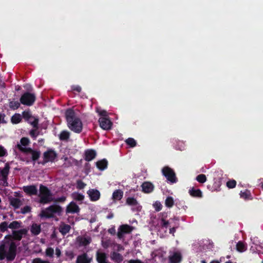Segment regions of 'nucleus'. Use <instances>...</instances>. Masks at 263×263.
Here are the masks:
<instances>
[{
  "label": "nucleus",
  "instance_id": "nucleus-1",
  "mask_svg": "<svg viewBox=\"0 0 263 263\" xmlns=\"http://www.w3.org/2000/svg\"><path fill=\"white\" fill-rule=\"evenodd\" d=\"M17 247L14 242L2 241L0 242V260L6 258L8 261H13L16 255Z\"/></svg>",
  "mask_w": 263,
  "mask_h": 263
},
{
  "label": "nucleus",
  "instance_id": "nucleus-2",
  "mask_svg": "<svg viewBox=\"0 0 263 263\" xmlns=\"http://www.w3.org/2000/svg\"><path fill=\"white\" fill-rule=\"evenodd\" d=\"M65 117L68 127L71 130L78 134L82 131V122L79 118L76 117V113L72 109L69 108L66 110Z\"/></svg>",
  "mask_w": 263,
  "mask_h": 263
},
{
  "label": "nucleus",
  "instance_id": "nucleus-3",
  "mask_svg": "<svg viewBox=\"0 0 263 263\" xmlns=\"http://www.w3.org/2000/svg\"><path fill=\"white\" fill-rule=\"evenodd\" d=\"M162 257V261L164 263H181L183 259L181 252L176 248L169 250L167 257Z\"/></svg>",
  "mask_w": 263,
  "mask_h": 263
},
{
  "label": "nucleus",
  "instance_id": "nucleus-4",
  "mask_svg": "<svg viewBox=\"0 0 263 263\" xmlns=\"http://www.w3.org/2000/svg\"><path fill=\"white\" fill-rule=\"evenodd\" d=\"M39 197H40L39 202L43 204L49 203L53 201L51 191L47 186L43 184L40 185Z\"/></svg>",
  "mask_w": 263,
  "mask_h": 263
},
{
  "label": "nucleus",
  "instance_id": "nucleus-5",
  "mask_svg": "<svg viewBox=\"0 0 263 263\" xmlns=\"http://www.w3.org/2000/svg\"><path fill=\"white\" fill-rule=\"evenodd\" d=\"M61 206L58 205H51L47 208L45 210L42 211L40 216L46 218H51L54 217V214H60L62 212Z\"/></svg>",
  "mask_w": 263,
  "mask_h": 263
},
{
  "label": "nucleus",
  "instance_id": "nucleus-6",
  "mask_svg": "<svg viewBox=\"0 0 263 263\" xmlns=\"http://www.w3.org/2000/svg\"><path fill=\"white\" fill-rule=\"evenodd\" d=\"M162 175L168 181L172 183H176L178 181L174 171L168 166L163 167L162 169Z\"/></svg>",
  "mask_w": 263,
  "mask_h": 263
},
{
  "label": "nucleus",
  "instance_id": "nucleus-7",
  "mask_svg": "<svg viewBox=\"0 0 263 263\" xmlns=\"http://www.w3.org/2000/svg\"><path fill=\"white\" fill-rule=\"evenodd\" d=\"M17 147L21 152L26 155L31 154V159L33 161L37 160L41 156V152L39 151L34 150L30 147H24L20 144H17Z\"/></svg>",
  "mask_w": 263,
  "mask_h": 263
},
{
  "label": "nucleus",
  "instance_id": "nucleus-8",
  "mask_svg": "<svg viewBox=\"0 0 263 263\" xmlns=\"http://www.w3.org/2000/svg\"><path fill=\"white\" fill-rule=\"evenodd\" d=\"M35 99L34 94L26 92L21 97L20 101L22 104L30 106L33 104Z\"/></svg>",
  "mask_w": 263,
  "mask_h": 263
},
{
  "label": "nucleus",
  "instance_id": "nucleus-9",
  "mask_svg": "<svg viewBox=\"0 0 263 263\" xmlns=\"http://www.w3.org/2000/svg\"><path fill=\"white\" fill-rule=\"evenodd\" d=\"M10 166L8 162L6 163L4 168L0 167V180L3 182V185L7 186L8 185V179L10 172Z\"/></svg>",
  "mask_w": 263,
  "mask_h": 263
},
{
  "label": "nucleus",
  "instance_id": "nucleus-10",
  "mask_svg": "<svg viewBox=\"0 0 263 263\" xmlns=\"http://www.w3.org/2000/svg\"><path fill=\"white\" fill-rule=\"evenodd\" d=\"M27 230L26 229H22L19 230L12 231V235H7L5 237V239L12 238L13 240L20 241L24 235H26Z\"/></svg>",
  "mask_w": 263,
  "mask_h": 263
},
{
  "label": "nucleus",
  "instance_id": "nucleus-11",
  "mask_svg": "<svg viewBox=\"0 0 263 263\" xmlns=\"http://www.w3.org/2000/svg\"><path fill=\"white\" fill-rule=\"evenodd\" d=\"M57 157V153L52 149H48L43 154L44 161L42 163L43 164H45L48 162H53Z\"/></svg>",
  "mask_w": 263,
  "mask_h": 263
},
{
  "label": "nucleus",
  "instance_id": "nucleus-12",
  "mask_svg": "<svg viewBox=\"0 0 263 263\" xmlns=\"http://www.w3.org/2000/svg\"><path fill=\"white\" fill-rule=\"evenodd\" d=\"M133 230V227L130 226L127 224L121 225L118 229L117 233L118 237L120 239L122 238L124 234H129L131 233Z\"/></svg>",
  "mask_w": 263,
  "mask_h": 263
},
{
  "label": "nucleus",
  "instance_id": "nucleus-13",
  "mask_svg": "<svg viewBox=\"0 0 263 263\" xmlns=\"http://www.w3.org/2000/svg\"><path fill=\"white\" fill-rule=\"evenodd\" d=\"M100 127L104 130H109L111 129L112 123L111 121L106 117H101L99 119Z\"/></svg>",
  "mask_w": 263,
  "mask_h": 263
},
{
  "label": "nucleus",
  "instance_id": "nucleus-14",
  "mask_svg": "<svg viewBox=\"0 0 263 263\" xmlns=\"http://www.w3.org/2000/svg\"><path fill=\"white\" fill-rule=\"evenodd\" d=\"M80 211L79 206L73 201H71L67 206L66 209V213L67 214H74L78 213Z\"/></svg>",
  "mask_w": 263,
  "mask_h": 263
},
{
  "label": "nucleus",
  "instance_id": "nucleus-15",
  "mask_svg": "<svg viewBox=\"0 0 263 263\" xmlns=\"http://www.w3.org/2000/svg\"><path fill=\"white\" fill-rule=\"evenodd\" d=\"M23 190L28 195L32 196L37 195V189L35 185L24 186L23 187Z\"/></svg>",
  "mask_w": 263,
  "mask_h": 263
},
{
  "label": "nucleus",
  "instance_id": "nucleus-16",
  "mask_svg": "<svg viewBox=\"0 0 263 263\" xmlns=\"http://www.w3.org/2000/svg\"><path fill=\"white\" fill-rule=\"evenodd\" d=\"M90 200L92 201H96L98 200L100 198V193L97 189H90L87 192Z\"/></svg>",
  "mask_w": 263,
  "mask_h": 263
},
{
  "label": "nucleus",
  "instance_id": "nucleus-17",
  "mask_svg": "<svg viewBox=\"0 0 263 263\" xmlns=\"http://www.w3.org/2000/svg\"><path fill=\"white\" fill-rule=\"evenodd\" d=\"M10 205L14 210L19 209L23 205V201L19 198L11 197L9 199Z\"/></svg>",
  "mask_w": 263,
  "mask_h": 263
},
{
  "label": "nucleus",
  "instance_id": "nucleus-18",
  "mask_svg": "<svg viewBox=\"0 0 263 263\" xmlns=\"http://www.w3.org/2000/svg\"><path fill=\"white\" fill-rule=\"evenodd\" d=\"M96 260L98 263H109L106 254L99 250L96 253Z\"/></svg>",
  "mask_w": 263,
  "mask_h": 263
},
{
  "label": "nucleus",
  "instance_id": "nucleus-19",
  "mask_svg": "<svg viewBox=\"0 0 263 263\" xmlns=\"http://www.w3.org/2000/svg\"><path fill=\"white\" fill-rule=\"evenodd\" d=\"M92 258L88 256L87 253H84L78 256L76 263H91Z\"/></svg>",
  "mask_w": 263,
  "mask_h": 263
},
{
  "label": "nucleus",
  "instance_id": "nucleus-20",
  "mask_svg": "<svg viewBox=\"0 0 263 263\" xmlns=\"http://www.w3.org/2000/svg\"><path fill=\"white\" fill-rule=\"evenodd\" d=\"M142 191L144 193H152L154 189V185L150 182H144L142 185Z\"/></svg>",
  "mask_w": 263,
  "mask_h": 263
},
{
  "label": "nucleus",
  "instance_id": "nucleus-21",
  "mask_svg": "<svg viewBox=\"0 0 263 263\" xmlns=\"http://www.w3.org/2000/svg\"><path fill=\"white\" fill-rule=\"evenodd\" d=\"M160 224L161 227L167 228L170 224L169 221L167 220L168 214L166 212H162L160 214Z\"/></svg>",
  "mask_w": 263,
  "mask_h": 263
},
{
  "label": "nucleus",
  "instance_id": "nucleus-22",
  "mask_svg": "<svg viewBox=\"0 0 263 263\" xmlns=\"http://www.w3.org/2000/svg\"><path fill=\"white\" fill-rule=\"evenodd\" d=\"M111 259L116 263H121L123 260V256L116 252H112L110 253Z\"/></svg>",
  "mask_w": 263,
  "mask_h": 263
},
{
  "label": "nucleus",
  "instance_id": "nucleus-23",
  "mask_svg": "<svg viewBox=\"0 0 263 263\" xmlns=\"http://www.w3.org/2000/svg\"><path fill=\"white\" fill-rule=\"evenodd\" d=\"M96 156V152L93 149H87L85 152V160L90 161Z\"/></svg>",
  "mask_w": 263,
  "mask_h": 263
},
{
  "label": "nucleus",
  "instance_id": "nucleus-24",
  "mask_svg": "<svg viewBox=\"0 0 263 263\" xmlns=\"http://www.w3.org/2000/svg\"><path fill=\"white\" fill-rule=\"evenodd\" d=\"M77 241L79 243L80 246H87L90 243L91 239L90 237H78L77 238Z\"/></svg>",
  "mask_w": 263,
  "mask_h": 263
},
{
  "label": "nucleus",
  "instance_id": "nucleus-25",
  "mask_svg": "<svg viewBox=\"0 0 263 263\" xmlns=\"http://www.w3.org/2000/svg\"><path fill=\"white\" fill-rule=\"evenodd\" d=\"M71 227L68 224L62 222L59 227V231L63 235H65L70 231Z\"/></svg>",
  "mask_w": 263,
  "mask_h": 263
},
{
  "label": "nucleus",
  "instance_id": "nucleus-26",
  "mask_svg": "<svg viewBox=\"0 0 263 263\" xmlns=\"http://www.w3.org/2000/svg\"><path fill=\"white\" fill-rule=\"evenodd\" d=\"M190 195L193 197L201 198L202 197V193L200 189H196L192 187L189 190Z\"/></svg>",
  "mask_w": 263,
  "mask_h": 263
},
{
  "label": "nucleus",
  "instance_id": "nucleus-27",
  "mask_svg": "<svg viewBox=\"0 0 263 263\" xmlns=\"http://www.w3.org/2000/svg\"><path fill=\"white\" fill-rule=\"evenodd\" d=\"M30 231L32 235H38L41 232V227L40 224L33 223L31 227Z\"/></svg>",
  "mask_w": 263,
  "mask_h": 263
},
{
  "label": "nucleus",
  "instance_id": "nucleus-28",
  "mask_svg": "<svg viewBox=\"0 0 263 263\" xmlns=\"http://www.w3.org/2000/svg\"><path fill=\"white\" fill-rule=\"evenodd\" d=\"M107 165L108 161L105 159L99 160L96 162L97 168L101 171H103L106 169L107 167Z\"/></svg>",
  "mask_w": 263,
  "mask_h": 263
},
{
  "label": "nucleus",
  "instance_id": "nucleus-29",
  "mask_svg": "<svg viewBox=\"0 0 263 263\" xmlns=\"http://www.w3.org/2000/svg\"><path fill=\"white\" fill-rule=\"evenodd\" d=\"M123 196V192L120 190H115L112 194V198L114 200H120Z\"/></svg>",
  "mask_w": 263,
  "mask_h": 263
},
{
  "label": "nucleus",
  "instance_id": "nucleus-30",
  "mask_svg": "<svg viewBox=\"0 0 263 263\" xmlns=\"http://www.w3.org/2000/svg\"><path fill=\"white\" fill-rule=\"evenodd\" d=\"M70 137V133L67 130H63L59 135V139L62 141H67Z\"/></svg>",
  "mask_w": 263,
  "mask_h": 263
},
{
  "label": "nucleus",
  "instance_id": "nucleus-31",
  "mask_svg": "<svg viewBox=\"0 0 263 263\" xmlns=\"http://www.w3.org/2000/svg\"><path fill=\"white\" fill-rule=\"evenodd\" d=\"M72 198L78 201H82L84 199V196L81 193L78 192H73L71 194Z\"/></svg>",
  "mask_w": 263,
  "mask_h": 263
},
{
  "label": "nucleus",
  "instance_id": "nucleus-32",
  "mask_svg": "<svg viewBox=\"0 0 263 263\" xmlns=\"http://www.w3.org/2000/svg\"><path fill=\"white\" fill-rule=\"evenodd\" d=\"M22 121V116L19 114H15L11 119V121L13 124H18Z\"/></svg>",
  "mask_w": 263,
  "mask_h": 263
},
{
  "label": "nucleus",
  "instance_id": "nucleus-33",
  "mask_svg": "<svg viewBox=\"0 0 263 263\" xmlns=\"http://www.w3.org/2000/svg\"><path fill=\"white\" fill-rule=\"evenodd\" d=\"M240 195L241 198L245 200L252 199L251 193L248 190H246L244 192L241 191Z\"/></svg>",
  "mask_w": 263,
  "mask_h": 263
},
{
  "label": "nucleus",
  "instance_id": "nucleus-34",
  "mask_svg": "<svg viewBox=\"0 0 263 263\" xmlns=\"http://www.w3.org/2000/svg\"><path fill=\"white\" fill-rule=\"evenodd\" d=\"M33 117L29 110H25L22 112V117L26 122H29L30 119H32Z\"/></svg>",
  "mask_w": 263,
  "mask_h": 263
},
{
  "label": "nucleus",
  "instance_id": "nucleus-35",
  "mask_svg": "<svg viewBox=\"0 0 263 263\" xmlns=\"http://www.w3.org/2000/svg\"><path fill=\"white\" fill-rule=\"evenodd\" d=\"M22 227V222L18 221H13L9 224V228L11 229H17Z\"/></svg>",
  "mask_w": 263,
  "mask_h": 263
},
{
  "label": "nucleus",
  "instance_id": "nucleus-36",
  "mask_svg": "<svg viewBox=\"0 0 263 263\" xmlns=\"http://www.w3.org/2000/svg\"><path fill=\"white\" fill-rule=\"evenodd\" d=\"M236 249L238 252H243L247 250V246L243 242L239 241L236 245Z\"/></svg>",
  "mask_w": 263,
  "mask_h": 263
},
{
  "label": "nucleus",
  "instance_id": "nucleus-37",
  "mask_svg": "<svg viewBox=\"0 0 263 263\" xmlns=\"http://www.w3.org/2000/svg\"><path fill=\"white\" fill-rule=\"evenodd\" d=\"M31 124L34 128L39 129V119L37 117H33L32 119H30L29 122H27Z\"/></svg>",
  "mask_w": 263,
  "mask_h": 263
},
{
  "label": "nucleus",
  "instance_id": "nucleus-38",
  "mask_svg": "<svg viewBox=\"0 0 263 263\" xmlns=\"http://www.w3.org/2000/svg\"><path fill=\"white\" fill-rule=\"evenodd\" d=\"M165 206L168 208H172L174 204V199L171 196L167 197L165 201Z\"/></svg>",
  "mask_w": 263,
  "mask_h": 263
},
{
  "label": "nucleus",
  "instance_id": "nucleus-39",
  "mask_svg": "<svg viewBox=\"0 0 263 263\" xmlns=\"http://www.w3.org/2000/svg\"><path fill=\"white\" fill-rule=\"evenodd\" d=\"M9 106L12 110H16L20 106V103L18 101H10Z\"/></svg>",
  "mask_w": 263,
  "mask_h": 263
},
{
  "label": "nucleus",
  "instance_id": "nucleus-40",
  "mask_svg": "<svg viewBox=\"0 0 263 263\" xmlns=\"http://www.w3.org/2000/svg\"><path fill=\"white\" fill-rule=\"evenodd\" d=\"M126 203L129 205H136L138 204V201L134 197H128L126 200Z\"/></svg>",
  "mask_w": 263,
  "mask_h": 263
},
{
  "label": "nucleus",
  "instance_id": "nucleus-41",
  "mask_svg": "<svg viewBox=\"0 0 263 263\" xmlns=\"http://www.w3.org/2000/svg\"><path fill=\"white\" fill-rule=\"evenodd\" d=\"M9 228L8 222L7 221H3L0 223V232L4 233Z\"/></svg>",
  "mask_w": 263,
  "mask_h": 263
},
{
  "label": "nucleus",
  "instance_id": "nucleus-42",
  "mask_svg": "<svg viewBox=\"0 0 263 263\" xmlns=\"http://www.w3.org/2000/svg\"><path fill=\"white\" fill-rule=\"evenodd\" d=\"M86 184L82 181L81 180L79 179L76 182V187L79 190H82L85 187Z\"/></svg>",
  "mask_w": 263,
  "mask_h": 263
},
{
  "label": "nucleus",
  "instance_id": "nucleus-43",
  "mask_svg": "<svg viewBox=\"0 0 263 263\" xmlns=\"http://www.w3.org/2000/svg\"><path fill=\"white\" fill-rule=\"evenodd\" d=\"M125 142L128 145L130 146L131 147H134L136 146L137 144L136 140L132 138H129L127 139H126Z\"/></svg>",
  "mask_w": 263,
  "mask_h": 263
},
{
  "label": "nucleus",
  "instance_id": "nucleus-44",
  "mask_svg": "<svg viewBox=\"0 0 263 263\" xmlns=\"http://www.w3.org/2000/svg\"><path fill=\"white\" fill-rule=\"evenodd\" d=\"M196 179L199 183H203L206 181V177L204 174H200L196 177Z\"/></svg>",
  "mask_w": 263,
  "mask_h": 263
},
{
  "label": "nucleus",
  "instance_id": "nucleus-45",
  "mask_svg": "<svg viewBox=\"0 0 263 263\" xmlns=\"http://www.w3.org/2000/svg\"><path fill=\"white\" fill-rule=\"evenodd\" d=\"M46 255L49 257H53L54 254V250L52 248L48 247L45 251Z\"/></svg>",
  "mask_w": 263,
  "mask_h": 263
},
{
  "label": "nucleus",
  "instance_id": "nucleus-46",
  "mask_svg": "<svg viewBox=\"0 0 263 263\" xmlns=\"http://www.w3.org/2000/svg\"><path fill=\"white\" fill-rule=\"evenodd\" d=\"M38 129H32L30 131V135L31 137V138L33 139H36L37 136L39 135V132L37 131Z\"/></svg>",
  "mask_w": 263,
  "mask_h": 263
},
{
  "label": "nucleus",
  "instance_id": "nucleus-47",
  "mask_svg": "<svg viewBox=\"0 0 263 263\" xmlns=\"http://www.w3.org/2000/svg\"><path fill=\"white\" fill-rule=\"evenodd\" d=\"M236 181L235 180H230L227 182V186L229 189H233L236 186Z\"/></svg>",
  "mask_w": 263,
  "mask_h": 263
},
{
  "label": "nucleus",
  "instance_id": "nucleus-48",
  "mask_svg": "<svg viewBox=\"0 0 263 263\" xmlns=\"http://www.w3.org/2000/svg\"><path fill=\"white\" fill-rule=\"evenodd\" d=\"M31 210V208L29 205H26L21 209L20 213L23 214H25L29 213Z\"/></svg>",
  "mask_w": 263,
  "mask_h": 263
},
{
  "label": "nucleus",
  "instance_id": "nucleus-49",
  "mask_svg": "<svg viewBox=\"0 0 263 263\" xmlns=\"http://www.w3.org/2000/svg\"><path fill=\"white\" fill-rule=\"evenodd\" d=\"M21 146H26L27 145H28L29 143V140L28 138H26V137H23L21 139Z\"/></svg>",
  "mask_w": 263,
  "mask_h": 263
},
{
  "label": "nucleus",
  "instance_id": "nucleus-50",
  "mask_svg": "<svg viewBox=\"0 0 263 263\" xmlns=\"http://www.w3.org/2000/svg\"><path fill=\"white\" fill-rule=\"evenodd\" d=\"M154 206L155 210L157 212L160 211L162 208V204L160 203V202H156L154 204Z\"/></svg>",
  "mask_w": 263,
  "mask_h": 263
},
{
  "label": "nucleus",
  "instance_id": "nucleus-51",
  "mask_svg": "<svg viewBox=\"0 0 263 263\" xmlns=\"http://www.w3.org/2000/svg\"><path fill=\"white\" fill-rule=\"evenodd\" d=\"M32 263H50L48 261L43 260L40 258H36L33 259Z\"/></svg>",
  "mask_w": 263,
  "mask_h": 263
},
{
  "label": "nucleus",
  "instance_id": "nucleus-52",
  "mask_svg": "<svg viewBox=\"0 0 263 263\" xmlns=\"http://www.w3.org/2000/svg\"><path fill=\"white\" fill-rule=\"evenodd\" d=\"M6 154V149L3 146L0 145V157L5 156Z\"/></svg>",
  "mask_w": 263,
  "mask_h": 263
},
{
  "label": "nucleus",
  "instance_id": "nucleus-53",
  "mask_svg": "<svg viewBox=\"0 0 263 263\" xmlns=\"http://www.w3.org/2000/svg\"><path fill=\"white\" fill-rule=\"evenodd\" d=\"M66 199V197L65 196H62L59 198H57L53 201L55 202H64Z\"/></svg>",
  "mask_w": 263,
  "mask_h": 263
},
{
  "label": "nucleus",
  "instance_id": "nucleus-54",
  "mask_svg": "<svg viewBox=\"0 0 263 263\" xmlns=\"http://www.w3.org/2000/svg\"><path fill=\"white\" fill-rule=\"evenodd\" d=\"M72 90L78 92H80L81 91V87L79 85H73L71 87Z\"/></svg>",
  "mask_w": 263,
  "mask_h": 263
},
{
  "label": "nucleus",
  "instance_id": "nucleus-55",
  "mask_svg": "<svg viewBox=\"0 0 263 263\" xmlns=\"http://www.w3.org/2000/svg\"><path fill=\"white\" fill-rule=\"evenodd\" d=\"M178 225L174 226L172 228L170 229V233L174 236V233L176 231V229L178 228Z\"/></svg>",
  "mask_w": 263,
  "mask_h": 263
},
{
  "label": "nucleus",
  "instance_id": "nucleus-56",
  "mask_svg": "<svg viewBox=\"0 0 263 263\" xmlns=\"http://www.w3.org/2000/svg\"><path fill=\"white\" fill-rule=\"evenodd\" d=\"M6 117L4 114L0 113V123L5 124L7 123L6 121L5 120V117Z\"/></svg>",
  "mask_w": 263,
  "mask_h": 263
},
{
  "label": "nucleus",
  "instance_id": "nucleus-57",
  "mask_svg": "<svg viewBox=\"0 0 263 263\" xmlns=\"http://www.w3.org/2000/svg\"><path fill=\"white\" fill-rule=\"evenodd\" d=\"M128 263H144L141 260L137 259H130L128 261Z\"/></svg>",
  "mask_w": 263,
  "mask_h": 263
},
{
  "label": "nucleus",
  "instance_id": "nucleus-58",
  "mask_svg": "<svg viewBox=\"0 0 263 263\" xmlns=\"http://www.w3.org/2000/svg\"><path fill=\"white\" fill-rule=\"evenodd\" d=\"M55 255L58 257H60L61 255V251L60 249L58 247L55 248Z\"/></svg>",
  "mask_w": 263,
  "mask_h": 263
},
{
  "label": "nucleus",
  "instance_id": "nucleus-59",
  "mask_svg": "<svg viewBox=\"0 0 263 263\" xmlns=\"http://www.w3.org/2000/svg\"><path fill=\"white\" fill-rule=\"evenodd\" d=\"M99 115L102 116V117H106L107 116V113L106 110H102L99 112Z\"/></svg>",
  "mask_w": 263,
  "mask_h": 263
},
{
  "label": "nucleus",
  "instance_id": "nucleus-60",
  "mask_svg": "<svg viewBox=\"0 0 263 263\" xmlns=\"http://www.w3.org/2000/svg\"><path fill=\"white\" fill-rule=\"evenodd\" d=\"M117 250L118 251H120L121 250H124L123 247L122 246H121V245L118 244L117 245Z\"/></svg>",
  "mask_w": 263,
  "mask_h": 263
},
{
  "label": "nucleus",
  "instance_id": "nucleus-61",
  "mask_svg": "<svg viewBox=\"0 0 263 263\" xmlns=\"http://www.w3.org/2000/svg\"><path fill=\"white\" fill-rule=\"evenodd\" d=\"M108 232L111 234H114L115 233V230L114 228H111L109 229Z\"/></svg>",
  "mask_w": 263,
  "mask_h": 263
},
{
  "label": "nucleus",
  "instance_id": "nucleus-62",
  "mask_svg": "<svg viewBox=\"0 0 263 263\" xmlns=\"http://www.w3.org/2000/svg\"><path fill=\"white\" fill-rule=\"evenodd\" d=\"M113 217H114V214H113L112 213H111V214H109V215L107 216V219H111V218H112Z\"/></svg>",
  "mask_w": 263,
  "mask_h": 263
},
{
  "label": "nucleus",
  "instance_id": "nucleus-63",
  "mask_svg": "<svg viewBox=\"0 0 263 263\" xmlns=\"http://www.w3.org/2000/svg\"><path fill=\"white\" fill-rule=\"evenodd\" d=\"M210 263H220V262L217 260H213V261H211Z\"/></svg>",
  "mask_w": 263,
  "mask_h": 263
},
{
  "label": "nucleus",
  "instance_id": "nucleus-64",
  "mask_svg": "<svg viewBox=\"0 0 263 263\" xmlns=\"http://www.w3.org/2000/svg\"><path fill=\"white\" fill-rule=\"evenodd\" d=\"M260 185H261V187L263 190V181L261 182Z\"/></svg>",
  "mask_w": 263,
  "mask_h": 263
}]
</instances>
